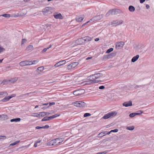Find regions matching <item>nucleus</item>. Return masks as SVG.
Returning a JSON list of instances; mask_svg holds the SVG:
<instances>
[{
  "instance_id": "obj_1",
  "label": "nucleus",
  "mask_w": 154,
  "mask_h": 154,
  "mask_svg": "<svg viewBox=\"0 0 154 154\" xmlns=\"http://www.w3.org/2000/svg\"><path fill=\"white\" fill-rule=\"evenodd\" d=\"M103 75L101 73H98L91 75L88 77L89 81H87V83L95 84L102 82V78Z\"/></svg>"
},
{
  "instance_id": "obj_2",
  "label": "nucleus",
  "mask_w": 154,
  "mask_h": 154,
  "mask_svg": "<svg viewBox=\"0 0 154 154\" xmlns=\"http://www.w3.org/2000/svg\"><path fill=\"white\" fill-rule=\"evenodd\" d=\"M63 138H59L52 140L47 143L48 146H56L61 143L63 141Z\"/></svg>"
},
{
  "instance_id": "obj_3",
  "label": "nucleus",
  "mask_w": 154,
  "mask_h": 154,
  "mask_svg": "<svg viewBox=\"0 0 154 154\" xmlns=\"http://www.w3.org/2000/svg\"><path fill=\"white\" fill-rule=\"evenodd\" d=\"M117 114V112L116 111L110 112L106 114L105 115L102 117V118L107 119L115 116Z\"/></svg>"
},
{
  "instance_id": "obj_4",
  "label": "nucleus",
  "mask_w": 154,
  "mask_h": 154,
  "mask_svg": "<svg viewBox=\"0 0 154 154\" xmlns=\"http://www.w3.org/2000/svg\"><path fill=\"white\" fill-rule=\"evenodd\" d=\"M53 8L51 7H47L43 9L42 12L45 15H47L48 14H51L52 12Z\"/></svg>"
},
{
  "instance_id": "obj_5",
  "label": "nucleus",
  "mask_w": 154,
  "mask_h": 154,
  "mask_svg": "<svg viewBox=\"0 0 154 154\" xmlns=\"http://www.w3.org/2000/svg\"><path fill=\"white\" fill-rule=\"evenodd\" d=\"M74 105L75 106L80 107H85L87 106L86 104L82 101H77L74 103Z\"/></svg>"
},
{
  "instance_id": "obj_6",
  "label": "nucleus",
  "mask_w": 154,
  "mask_h": 154,
  "mask_svg": "<svg viewBox=\"0 0 154 154\" xmlns=\"http://www.w3.org/2000/svg\"><path fill=\"white\" fill-rule=\"evenodd\" d=\"M85 92L84 89H81L76 90L73 92V94L76 96H78L84 94Z\"/></svg>"
},
{
  "instance_id": "obj_7",
  "label": "nucleus",
  "mask_w": 154,
  "mask_h": 154,
  "mask_svg": "<svg viewBox=\"0 0 154 154\" xmlns=\"http://www.w3.org/2000/svg\"><path fill=\"white\" fill-rule=\"evenodd\" d=\"M103 17V14L98 15L96 16H95L93 17L92 19H90L89 20V22H93L94 21H97L100 20Z\"/></svg>"
},
{
  "instance_id": "obj_8",
  "label": "nucleus",
  "mask_w": 154,
  "mask_h": 154,
  "mask_svg": "<svg viewBox=\"0 0 154 154\" xmlns=\"http://www.w3.org/2000/svg\"><path fill=\"white\" fill-rule=\"evenodd\" d=\"M54 16L55 19H62L63 17L60 13H55L54 14Z\"/></svg>"
},
{
  "instance_id": "obj_9",
  "label": "nucleus",
  "mask_w": 154,
  "mask_h": 154,
  "mask_svg": "<svg viewBox=\"0 0 154 154\" xmlns=\"http://www.w3.org/2000/svg\"><path fill=\"white\" fill-rule=\"evenodd\" d=\"M75 43L77 45H81L85 43L83 37L78 39L76 41Z\"/></svg>"
},
{
  "instance_id": "obj_10",
  "label": "nucleus",
  "mask_w": 154,
  "mask_h": 154,
  "mask_svg": "<svg viewBox=\"0 0 154 154\" xmlns=\"http://www.w3.org/2000/svg\"><path fill=\"white\" fill-rule=\"evenodd\" d=\"M122 20L119 21L118 20H116L112 22L111 24L113 26H116L117 25H119L122 24Z\"/></svg>"
},
{
  "instance_id": "obj_11",
  "label": "nucleus",
  "mask_w": 154,
  "mask_h": 154,
  "mask_svg": "<svg viewBox=\"0 0 154 154\" xmlns=\"http://www.w3.org/2000/svg\"><path fill=\"white\" fill-rule=\"evenodd\" d=\"M122 105L123 106L125 107L131 106L132 105V102L131 100L129 101L128 102H125Z\"/></svg>"
},
{
  "instance_id": "obj_12",
  "label": "nucleus",
  "mask_w": 154,
  "mask_h": 154,
  "mask_svg": "<svg viewBox=\"0 0 154 154\" xmlns=\"http://www.w3.org/2000/svg\"><path fill=\"white\" fill-rule=\"evenodd\" d=\"M66 63V61L65 60H63L62 61H60L59 62L57 63H56L54 66L56 67H58L60 66L64 63Z\"/></svg>"
},
{
  "instance_id": "obj_13",
  "label": "nucleus",
  "mask_w": 154,
  "mask_h": 154,
  "mask_svg": "<svg viewBox=\"0 0 154 154\" xmlns=\"http://www.w3.org/2000/svg\"><path fill=\"white\" fill-rule=\"evenodd\" d=\"M27 60H24L21 62L19 63L20 65L21 66H28Z\"/></svg>"
},
{
  "instance_id": "obj_14",
  "label": "nucleus",
  "mask_w": 154,
  "mask_h": 154,
  "mask_svg": "<svg viewBox=\"0 0 154 154\" xmlns=\"http://www.w3.org/2000/svg\"><path fill=\"white\" fill-rule=\"evenodd\" d=\"M84 41V42L86 41L87 42H89L90 41H91L92 39V38L91 37L88 36H86L84 37H83Z\"/></svg>"
},
{
  "instance_id": "obj_15",
  "label": "nucleus",
  "mask_w": 154,
  "mask_h": 154,
  "mask_svg": "<svg viewBox=\"0 0 154 154\" xmlns=\"http://www.w3.org/2000/svg\"><path fill=\"white\" fill-rule=\"evenodd\" d=\"M114 9L112 10H109L106 14L105 16L106 17H108L110 14L113 15V13L114 12Z\"/></svg>"
},
{
  "instance_id": "obj_16",
  "label": "nucleus",
  "mask_w": 154,
  "mask_h": 154,
  "mask_svg": "<svg viewBox=\"0 0 154 154\" xmlns=\"http://www.w3.org/2000/svg\"><path fill=\"white\" fill-rule=\"evenodd\" d=\"M122 12V11L120 9H114V12L113 13V14L117 15L119 14H120Z\"/></svg>"
},
{
  "instance_id": "obj_17",
  "label": "nucleus",
  "mask_w": 154,
  "mask_h": 154,
  "mask_svg": "<svg viewBox=\"0 0 154 154\" xmlns=\"http://www.w3.org/2000/svg\"><path fill=\"white\" fill-rule=\"evenodd\" d=\"M21 120V119L20 118H16L15 119H13L10 120V122H20Z\"/></svg>"
},
{
  "instance_id": "obj_18",
  "label": "nucleus",
  "mask_w": 154,
  "mask_h": 154,
  "mask_svg": "<svg viewBox=\"0 0 154 154\" xmlns=\"http://www.w3.org/2000/svg\"><path fill=\"white\" fill-rule=\"evenodd\" d=\"M129 11L131 12H133L135 10V8L134 6L132 5H130L128 7Z\"/></svg>"
},
{
  "instance_id": "obj_19",
  "label": "nucleus",
  "mask_w": 154,
  "mask_h": 154,
  "mask_svg": "<svg viewBox=\"0 0 154 154\" xmlns=\"http://www.w3.org/2000/svg\"><path fill=\"white\" fill-rule=\"evenodd\" d=\"M139 55H137L136 56L134 57L131 59V62H134L136 61L139 57Z\"/></svg>"
},
{
  "instance_id": "obj_20",
  "label": "nucleus",
  "mask_w": 154,
  "mask_h": 154,
  "mask_svg": "<svg viewBox=\"0 0 154 154\" xmlns=\"http://www.w3.org/2000/svg\"><path fill=\"white\" fill-rule=\"evenodd\" d=\"M0 118H1L3 120H5V119H8V117L6 115L3 114L1 115H0Z\"/></svg>"
},
{
  "instance_id": "obj_21",
  "label": "nucleus",
  "mask_w": 154,
  "mask_h": 154,
  "mask_svg": "<svg viewBox=\"0 0 154 154\" xmlns=\"http://www.w3.org/2000/svg\"><path fill=\"white\" fill-rule=\"evenodd\" d=\"M116 52L114 51L112 53L109 54V55L110 57V58H112V57L115 56L116 55Z\"/></svg>"
},
{
  "instance_id": "obj_22",
  "label": "nucleus",
  "mask_w": 154,
  "mask_h": 154,
  "mask_svg": "<svg viewBox=\"0 0 154 154\" xmlns=\"http://www.w3.org/2000/svg\"><path fill=\"white\" fill-rule=\"evenodd\" d=\"M107 133V131H103L99 133L98 135L99 137H101L105 136V134Z\"/></svg>"
},
{
  "instance_id": "obj_23",
  "label": "nucleus",
  "mask_w": 154,
  "mask_h": 154,
  "mask_svg": "<svg viewBox=\"0 0 154 154\" xmlns=\"http://www.w3.org/2000/svg\"><path fill=\"white\" fill-rule=\"evenodd\" d=\"M18 79V78H13L12 79H11L10 80H8V81H9V82H11L12 83H14L16 82L17 80Z\"/></svg>"
},
{
  "instance_id": "obj_24",
  "label": "nucleus",
  "mask_w": 154,
  "mask_h": 154,
  "mask_svg": "<svg viewBox=\"0 0 154 154\" xmlns=\"http://www.w3.org/2000/svg\"><path fill=\"white\" fill-rule=\"evenodd\" d=\"M118 47H119V48H120V49L122 48L124 44V43L123 42H119V43H118Z\"/></svg>"
},
{
  "instance_id": "obj_25",
  "label": "nucleus",
  "mask_w": 154,
  "mask_h": 154,
  "mask_svg": "<svg viewBox=\"0 0 154 154\" xmlns=\"http://www.w3.org/2000/svg\"><path fill=\"white\" fill-rule=\"evenodd\" d=\"M71 64L72 67L73 68H75L78 65L79 63L78 62H74Z\"/></svg>"
},
{
  "instance_id": "obj_26",
  "label": "nucleus",
  "mask_w": 154,
  "mask_h": 154,
  "mask_svg": "<svg viewBox=\"0 0 154 154\" xmlns=\"http://www.w3.org/2000/svg\"><path fill=\"white\" fill-rule=\"evenodd\" d=\"M33 46L32 45H29L26 48V50L29 51L32 50L33 49Z\"/></svg>"
},
{
  "instance_id": "obj_27",
  "label": "nucleus",
  "mask_w": 154,
  "mask_h": 154,
  "mask_svg": "<svg viewBox=\"0 0 154 154\" xmlns=\"http://www.w3.org/2000/svg\"><path fill=\"white\" fill-rule=\"evenodd\" d=\"M9 100L8 97H5L4 99L1 100L0 101L5 102L8 101Z\"/></svg>"
},
{
  "instance_id": "obj_28",
  "label": "nucleus",
  "mask_w": 154,
  "mask_h": 154,
  "mask_svg": "<svg viewBox=\"0 0 154 154\" xmlns=\"http://www.w3.org/2000/svg\"><path fill=\"white\" fill-rule=\"evenodd\" d=\"M109 58H110V57H109V54L106 55H105L104 56L103 58V60H107Z\"/></svg>"
},
{
  "instance_id": "obj_29",
  "label": "nucleus",
  "mask_w": 154,
  "mask_h": 154,
  "mask_svg": "<svg viewBox=\"0 0 154 154\" xmlns=\"http://www.w3.org/2000/svg\"><path fill=\"white\" fill-rule=\"evenodd\" d=\"M84 18L82 17H78L76 18V20L78 22H81L83 20Z\"/></svg>"
},
{
  "instance_id": "obj_30",
  "label": "nucleus",
  "mask_w": 154,
  "mask_h": 154,
  "mask_svg": "<svg viewBox=\"0 0 154 154\" xmlns=\"http://www.w3.org/2000/svg\"><path fill=\"white\" fill-rule=\"evenodd\" d=\"M134 128V126H127L126 127V129L128 130L132 131Z\"/></svg>"
},
{
  "instance_id": "obj_31",
  "label": "nucleus",
  "mask_w": 154,
  "mask_h": 154,
  "mask_svg": "<svg viewBox=\"0 0 154 154\" xmlns=\"http://www.w3.org/2000/svg\"><path fill=\"white\" fill-rule=\"evenodd\" d=\"M8 94L5 91H2L0 92V95H4L3 96V97L7 96L8 95Z\"/></svg>"
},
{
  "instance_id": "obj_32",
  "label": "nucleus",
  "mask_w": 154,
  "mask_h": 154,
  "mask_svg": "<svg viewBox=\"0 0 154 154\" xmlns=\"http://www.w3.org/2000/svg\"><path fill=\"white\" fill-rule=\"evenodd\" d=\"M44 69V67L43 66H40L38 67L36 69V71H39L40 72H41Z\"/></svg>"
},
{
  "instance_id": "obj_33",
  "label": "nucleus",
  "mask_w": 154,
  "mask_h": 154,
  "mask_svg": "<svg viewBox=\"0 0 154 154\" xmlns=\"http://www.w3.org/2000/svg\"><path fill=\"white\" fill-rule=\"evenodd\" d=\"M35 93V91H34V92H30L29 93H27V94H23L22 95L20 96V97H24V96H26L27 95H30V94H34V93Z\"/></svg>"
},
{
  "instance_id": "obj_34",
  "label": "nucleus",
  "mask_w": 154,
  "mask_h": 154,
  "mask_svg": "<svg viewBox=\"0 0 154 154\" xmlns=\"http://www.w3.org/2000/svg\"><path fill=\"white\" fill-rule=\"evenodd\" d=\"M6 139V137L5 136H0V140H3Z\"/></svg>"
},
{
  "instance_id": "obj_35",
  "label": "nucleus",
  "mask_w": 154,
  "mask_h": 154,
  "mask_svg": "<svg viewBox=\"0 0 154 154\" xmlns=\"http://www.w3.org/2000/svg\"><path fill=\"white\" fill-rule=\"evenodd\" d=\"M113 50V48H110L109 49H108L107 51H106V53H109L110 52L112 51Z\"/></svg>"
},
{
  "instance_id": "obj_36",
  "label": "nucleus",
  "mask_w": 154,
  "mask_h": 154,
  "mask_svg": "<svg viewBox=\"0 0 154 154\" xmlns=\"http://www.w3.org/2000/svg\"><path fill=\"white\" fill-rule=\"evenodd\" d=\"M137 112V113H135L136 116L140 115L143 113V111L140 110L138 111Z\"/></svg>"
},
{
  "instance_id": "obj_37",
  "label": "nucleus",
  "mask_w": 154,
  "mask_h": 154,
  "mask_svg": "<svg viewBox=\"0 0 154 154\" xmlns=\"http://www.w3.org/2000/svg\"><path fill=\"white\" fill-rule=\"evenodd\" d=\"M72 68H73L72 67L71 64H70L67 66V68H66V69L69 70L71 69Z\"/></svg>"
},
{
  "instance_id": "obj_38",
  "label": "nucleus",
  "mask_w": 154,
  "mask_h": 154,
  "mask_svg": "<svg viewBox=\"0 0 154 154\" xmlns=\"http://www.w3.org/2000/svg\"><path fill=\"white\" fill-rule=\"evenodd\" d=\"M2 16L5 17H10V15L9 14H4Z\"/></svg>"
},
{
  "instance_id": "obj_39",
  "label": "nucleus",
  "mask_w": 154,
  "mask_h": 154,
  "mask_svg": "<svg viewBox=\"0 0 154 154\" xmlns=\"http://www.w3.org/2000/svg\"><path fill=\"white\" fill-rule=\"evenodd\" d=\"M20 141V140H17V141H16L15 142H14L11 144H10V145L12 146H14V145L17 144Z\"/></svg>"
},
{
  "instance_id": "obj_40",
  "label": "nucleus",
  "mask_w": 154,
  "mask_h": 154,
  "mask_svg": "<svg viewBox=\"0 0 154 154\" xmlns=\"http://www.w3.org/2000/svg\"><path fill=\"white\" fill-rule=\"evenodd\" d=\"M8 80H4L2 82V83H3L4 85H5L7 84L8 82H10L8 81Z\"/></svg>"
},
{
  "instance_id": "obj_41",
  "label": "nucleus",
  "mask_w": 154,
  "mask_h": 154,
  "mask_svg": "<svg viewBox=\"0 0 154 154\" xmlns=\"http://www.w3.org/2000/svg\"><path fill=\"white\" fill-rule=\"evenodd\" d=\"M91 114L89 113H86L84 114V117H86L88 116H91Z\"/></svg>"
},
{
  "instance_id": "obj_42",
  "label": "nucleus",
  "mask_w": 154,
  "mask_h": 154,
  "mask_svg": "<svg viewBox=\"0 0 154 154\" xmlns=\"http://www.w3.org/2000/svg\"><path fill=\"white\" fill-rule=\"evenodd\" d=\"M48 119H48V116H46L42 119V121H48Z\"/></svg>"
},
{
  "instance_id": "obj_43",
  "label": "nucleus",
  "mask_w": 154,
  "mask_h": 154,
  "mask_svg": "<svg viewBox=\"0 0 154 154\" xmlns=\"http://www.w3.org/2000/svg\"><path fill=\"white\" fill-rule=\"evenodd\" d=\"M39 113H40L41 117H44L45 116V112H41Z\"/></svg>"
},
{
  "instance_id": "obj_44",
  "label": "nucleus",
  "mask_w": 154,
  "mask_h": 154,
  "mask_svg": "<svg viewBox=\"0 0 154 154\" xmlns=\"http://www.w3.org/2000/svg\"><path fill=\"white\" fill-rule=\"evenodd\" d=\"M136 116L135 113H131L129 115V116L131 118H132V117H134V116Z\"/></svg>"
},
{
  "instance_id": "obj_45",
  "label": "nucleus",
  "mask_w": 154,
  "mask_h": 154,
  "mask_svg": "<svg viewBox=\"0 0 154 154\" xmlns=\"http://www.w3.org/2000/svg\"><path fill=\"white\" fill-rule=\"evenodd\" d=\"M5 49L3 48V47L0 46V53L5 51Z\"/></svg>"
},
{
  "instance_id": "obj_46",
  "label": "nucleus",
  "mask_w": 154,
  "mask_h": 154,
  "mask_svg": "<svg viewBox=\"0 0 154 154\" xmlns=\"http://www.w3.org/2000/svg\"><path fill=\"white\" fill-rule=\"evenodd\" d=\"M26 39H23L21 42V45H23L24 43H26Z\"/></svg>"
},
{
  "instance_id": "obj_47",
  "label": "nucleus",
  "mask_w": 154,
  "mask_h": 154,
  "mask_svg": "<svg viewBox=\"0 0 154 154\" xmlns=\"http://www.w3.org/2000/svg\"><path fill=\"white\" fill-rule=\"evenodd\" d=\"M60 114H55L52 116L53 119L60 116Z\"/></svg>"
},
{
  "instance_id": "obj_48",
  "label": "nucleus",
  "mask_w": 154,
  "mask_h": 154,
  "mask_svg": "<svg viewBox=\"0 0 154 154\" xmlns=\"http://www.w3.org/2000/svg\"><path fill=\"white\" fill-rule=\"evenodd\" d=\"M27 62L28 65H32V60L29 61L27 60Z\"/></svg>"
},
{
  "instance_id": "obj_49",
  "label": "nucleus",
  "mask_w": 154,
  "mask_h": 154,
  "mask_svg": "<svg viewBox=\"0 0 154 154\" xmlns=\"http://www.w3.org/2000/svg\"><path fill=\"white\" fill-rule=\"evenodd\" d=\"M42 127L43 129H48L49 127V126L48 125H46L45 126H42Z\"/></svg>"
},
{
  "instance_id": "obj_50",
  "label": "nucleus",
  "mask_w": 154,
  "mask_h": 154,
  "mask_svg": "<svg viewBox=\"0 0 154 154\" xmlns=\"http://www.w3.org/2000/svg\"><path fill=\"white\" fill-rule=\"evenodd\" d=\"M55 104V103L54 102L50 103H49V105L48 106L49 107L51 106L52 105H54Z\"/></svg>"
},
{
  "instance_id": "obj_51",
  "label": "nucleus",
  "mask_w": 154,
  "mask_h": 154,
  "mask_svg": "<svg viewBox=\"0 0 154 154\" xmlns=\"http://www.w3.org/2000/svg\"><path fill=\"white\" fill-rule=\"evenodd\" d=\"M32 64H35L38 63V62L36 60H32Z\"/></svg>"
},
{
  "instance_id": "obj_52",
  "label": "nucleus",
  "mask_w": 154,
  "mask_h": 154,
  "mask_svg": "<svg viewBox=\"0 0 154 154\" xmlns=\"http://www.w3.org/2000/svg\"><path fill=\"white\" fill-rule=\"evenodd\" d=\"M118 130L117 129H116L111 131V132H117L118 131Z\"/></svg>"
},
{
  "instance_id": "obj_53",
  "label": "nucleus",
  "mask_w": 154,
  "mask_h": 154,
  "mask_svg": "<svg viewBox=\"0 0 154 154\" xmlns=\"http://www.w3.org/2000/svg\"><path fill=\"white\" fill-rule=\"evenodd\" d=\"M32 116H33L37 117H40V113H37V114L36 115H32Z\"/></svg>"
},
{
  "instance_id": "obj_54",
  "label": "nucleus",
  "mask_w": 154,
  "mask_h": 154,
  "mask_svg": "<svg viewBox=\"0 0 154 154\" xmlns=\"http://www.w3.org/2000/svg\"><path fill=\"white\" fill-rule=\"evenodd\" d=\"M105 88V87L104 86L102 85L100 86L99 88V89L100 90H102Z\"/></svg>"
},
{
  "instance_id": "obj_55",
  "label": "nucleus",
  "mask_w": 154,
  "mask_h": 154,
  "mask_svg": "<svg viewBox=\"0 0 154 154\" xmlns=\"http://www.w3.org/2000/svg\"><path fill=\"white\" fill-rule=\"evenodd\" d=\"M15 94H12L11 96H8L9 99H11V98L15 97Z\"/></svg>"
},
{
  "instance_id": "obj_56",
  "label": "nucleus",
  "mask_w": 154,
  "mask_h": 154,
  "mask_svg": "<svg viewBox=\"0 0 154 154\" xmlns=\"http://www.w3.org/2000/svg\"><path fill=\"white\" fill-rule=\"evenodd\" d=\"M48 49V48H45L42 50V52H46Z\"/></svg>"
},
{
  "instance_id": "obj_57",
  "label": "nucleus",
  "mask_w": 154,
  "mask_h": 154,
  "mask_svg": "<svg viewBox=\"0 0 154 154\" xmlns=\"http://www.w3.org/2000/svg\"><path fill=\"white\" fill-rule=\"evenodd\" d=\"M35 128L36 129H43V127H40L39 126H37L35 127Z\"/></svg>"
},
{
  "instance_id": "obj_58",
  "label": "nucleus",
  "mask_w": 154,
  "mask_h": 154,
  "mask_svg": "<svg viewBox=\"0 0 154 154\" xmlns=\"http://www.w3.org/2000/svg\"><path fill=\"white\" fill-rule=\"evenodd\" d=\"M89 22V21H88V22H87L86 23H85L83 24L82 25V27H83V26H85V25H86L87 23H88L89 22Z\"/></svg>"
},
{
  "instance_id": "obj_59",
  "label": "nucleus",
  "mask_w": 154,
  "mask_h": 154,
  "mask_svg": "<svg viewBox=\"0 0 154 154\" xmlns=\"http://www.w3.org/2000/svg\"><path fill=\"white\" fill-rule=\"evenodd\" d=\"M145 0H140V3H143L145 1Z\"/></svg>"
},
{
  "instance_id": "obj_60",
  "label": "nucleus",
  "mask_w": 154,
  "mask_h": 154,
  "mask_svg": "<svg viewBox=\"0 0 154 154\" xmlns=\"http://www.w3.org/2000/svg\"><path fill=\"white\" fill-rule=\"evenodd\" d=\"M48 119H49L48 121H49L50 120H51V119H53L52 116L48 117Z\"/></svg>"
},
{
  "instance_id": "obj_61",
  "label": "nucleus",
  "mask_w": 154,
  "mask_h": 154,
  "mask_svg": "<svg viewBox=\"0 0 154 154\" xmlns=\"http://www.w3.org/2000/svg\"><path fill=\"white\" fill-rule=\"evenodd\" d=\"M146 7L147 9H148L149 8L150 6L148 5H146Z\"/></svg>"
},
{
  "instance_id": "obj_62",
  "label": "nucleus",
  "mask_w": 154,
  "mask_h": 154,
  "mask_svg": "<svg viewBox=\"0 0 154 154\" xmlns=\"http://www.w3.org/2000/svg\"><path fill=\"white\" fill-rule=\"evenodd\" d=\"M101 154H106L107 152L104 151L102 152H100Z\"/></svg>"
},
{
  "instance_id": "obj_63",
  "label": "nucleus",
  "mask_w": 154,
  "mask_h": 154,
  "mask_svg": "<svg viewBox=\"0 0 154 154\" xmlns=\"http://www.w3.org/2000/svg\"><path fill=\"white\" fill-rule=\"evenodd\" d=\"M41 140H37V142H36V143H40L41 142Z\"/></svg>"
},
{
  "instance_id": "obj_64",
  "label": "nucleus",
  "mask_w": 154,
  "mask_h": 154,
  "mask_svg": "<svg viewBox=\"0 0 154 154\" xmlns=\"http://www.w3.org/2000/svg\"><path fill=\"white\" fill-rule=\"evenodd\" d=\"M34 146L35 147H36L37 146V143L36 142H35L34 144Z\"/></svg>"
}]
</instances>
